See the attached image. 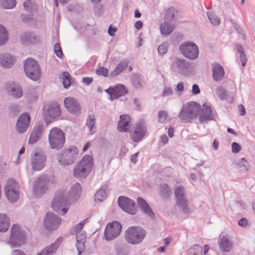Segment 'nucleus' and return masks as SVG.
<instances>
[{"instance_id":"nucleus-1","label":"nucleus","mask_w":255,"mask_h":255,"mask_svg":"<svg viewBox=\"0 0 255 255\" xmlns=\"http://www.w3.org/2000/svg\"><path fill=\"white\" fill-rule=\"evenodd\" d=\"M81 192L82 188L79 183H76L71 187L66 199L64 192L60 191L56 194L52 202L53 210L62 215L65 214L68 210L67 205L77 201L80 198Z\"/></svg>"},{"instance_id":"nucleus-2","label":"nucleus","mask_w":255,"mask_h":255,"mask_svg":"<svg viewBox=\"0 0 255 255\" xmlns=\"http://www.w3.org/2000/svg\"><path fill=\"white\" fill-rule=\"evenodd\" d=\"M93 165L92 157L89 154L85 155L74 168V176L78 178H85L91 171Z\"/></svg>"},{"instance_id":"nucleus-3","label":"nucleus","mask_w":255,"mask_h":255,"mask_svg":"<svg viewBox=\"0 0 255 255\" xmlns=\"http://www.w3.org/2000/svg\"><path fill=\"white\" fill-rule=\"evenodd\" d=\"M65 142L64 132L59 128H52L48 135V142L51 149L59 150L62 148Z\"/></svg>"},{"instance_id":"nucleus-4","label":"nucleus","mask_w":255,"mask_h":255,"mask_svg":"<svg viewBox=\"0 0 255 255\" xmlns=\"http://www.w3.org/2000/svg\"><path fill=\"white\" fill-rule=\"evenodd\" d=\"M145 231L138 226L129 227L125 232V238L129 244L137 245L140 243L145 238Z\"/></svg>"},{"instance_id":"nucleus-5","label":"nucleus","mask_w":255,"mask_h":255,"mask_svg":"<svg viewBox=\"0 0 255 255\" xmlns=\"http://www.w3.org/2000/svg\"><path fill=\"white\" fill-rule=\"evenodd\" d=\"M24 71L27 77L33 81L38 80L41 77V70L38 62L32 58H27L24 63Z\"/></svg>"},{"instance_id":"nucleus-6","label":"nucleus","mask_w":255,"mask_h":255,"mask_svg":"<svg viewBox=\"0 0 255 255\" xmlns=\"http://www.w3.org/2000/svg\"><path fill=\"white\" fill-rule=\"evenodd\" d=\"M10 237L8 244L12 248H16L25 243L26 236L25 232L22 230L19 226L13 225L10 230Z\"/></svg>"},{"instance_id":"nucleus-7","label":"nucleus","mask_w":255,"mask_h":255,"mask_svg":"<svg viewBox=\"0 0 255 255\" xmlns=\"http://www.w3.org/2000/svg\"><path fill=\"white\" fill-rule=\"evenodd\" d=\"M78 153V150L75 146H71L62 150L58 157L59 163L62 165H69L73 164Z\"/></svg>"},{"instance_id":"nucleus-8","label":"nucleus","mask_w":255,"mask_h":255,"mask_svg":"<svg viewBox=\"0 0 255 255\" xmlns=\"http://www.w3.org/2000/svg\"><path fill=\"white\" fill-rule=\"evenodd\" d=\"M199 112V108L196 103L185 105L183 106L178 116L180 119L184 123L190 122Z\"/></svg>"},{"instance_id":"nucleus-9","label":"nucleus","mask_w":255,"mask_h":255,"mask_svg":"<svg viewBox=\"0 0 255 255\" xmlns=\"http://www.w3.org/2000/svg\"><path fill=\"white\" fill-rule=\"evenodd\" d=\"M122 229V225L117 221L108 224L104 232L106 240L111 241L117 238L120 235Z\"/></svg>"},{"instance_id":"nucleus-10","label":"nucleus","mask_w":255,"mask_h":255,"mask_svg":"<svg viewBox=\"0 0 255 255\" xmlns=\"http://www.w3.org/2000/svg\"><path fill=\"white\" fill-rule=\"evenodd\" d=\"M18 188V184L15 180L9 179L5 185L4 193L7 199L12 203L17 201L19 198V192L17 191Z\"/></svg>"},{"instance_id":"nucleus-11","label":"nucleus","mask_w":255,"mask_h":255,"mask_svg":"<svg viewBox=\"0 0 255 255\" xmlns=\"http://www.w3.org/2000/svg\"><path fill=\"white\" fill-rule=\"evenodd\" d=\"M185 188L182 186H177L174 189V194L176 199V204L181 209L184 213H189L187 200L185 194Z\"/></svg>"},{"instance_id":"nucleus-12","label":"nucleus","mask_w":255,"mask_h":255,"mask_svg":"<svg viewBox=\"0 0 255 255\" xmlns=\"http://www.w3.org/2000/svg\"><path fill=\"white\" fill-rule=\"evenodd\" d=\"M49 180L45 176H40L33 184V192L37 198L40 197L48 190Z\"/></svg>"},{"instance_id":"nucleus-13","label":"nucleus","mask_w":255,"mask_h":255,"mask_svg":"<svg viewBox=\"0 0 255 255\" xmlns=\"http://www.w3.org/2000/svg\"><path fill=\"white\" fill-rule=\"evenodd\" d=\"M61 113L60 106L57 102L50 103L46 109V114L44 115V120L47 125L51 123L50 118L54 119L59 117Z\"/></svg>"},{"instance_id":"nucleus-14","label":"nucleus","mask_w":255,"mask_h":255,"mask_svg":"<svg viewBox=\"0 0 255 255\" xmlns=\"http://www.w3.org/2000/svg\"><path fill=\"white\" fill-rule=\"evenodd\" d=\"M180 50L186 57L191 60L196 59L199 54L198 47L193 43H187L180 46Z\"/></svg>"},{"instance_id":"nucleus-15","label":"nucleus","mask_w":255,"mask_h":255,"mask_svg":"<svg viewBox=\"0 0 255 255\" xmlns=\"http://www.w3.org/2000/svg\"><path fill=\"white\" fill-rule=\"evenodd\" d=\"M119 206L125 212L131 214L135 215L136 213L135 203L130 199L121 196L118 200Z\"/></svg>"},{"instance_id":"nucleus-16","label":"nucleus","mask_w":255,"mask_h":255,"mask_svg":"<svg viewBox=\"0 0 255 255\" xmlns=\"http://www.w3.org/2000/svg\"><path fill=\"white\" fill-rule=\"evenodd\" d=\"M46 156L41 152H35L31 155L30 164L33 170L39 171L43 168L46 164Z\"/></svg>"},{"instance_id":"nucleus-17","label":"nucleus","mask_w":255,"mask_h":255,"mask_svg":"<svg viewBox=\"0 0 255 255\" xmlns=\"http://www.w3.org/2000/svg\"><path fill=\"white\" fill-rule=\"evenodd\" d=\"M61 219L56 214L52 212H48L44 220L45 228L50 231L56 229L60 225Z\"/></svg>"},{"instance_id":"nucleus-18","label":"nucleus","mask_w":255,"mask_h":255,"mask_svg":"<svg viewBox=\"0 0 255 255\" xmlns=\"http://www.w3.org/2000/svg\"><path fill=\"white\" fill-rule=\"evenodd\" d=\"M105 92L110 95L109 100L113 101L120 97L124 96L127 93V90L124 85L119 84L114 87H110Z\"/></svg>"},{"instance_id":"nucleus-19","label":"nucleus","mask_w":255,"mask_h":255,"mask_svg":"<svg viewBox=\"0 0 255 255\" xmlns=\"http://www.w3.org/2000/svg\"><path fill=\"white\" fill-rule=\"evenodd\" d=\"M20 40L22 44L29 46L39 42L40 38L35 33L27 31L20 35Z\"/></svg>"},{"instance_id":"nucleus-20","label":"nucleus","mask_w":255,"mask_h":255,"mask_svg":"<svg viewBox=\"0 0 255 255\" xmlns=\"http://www.w3.org/2000/svg\"><path fill=\"white\" fill-rule=\"evenodd\" d=\"M64 103L66 108L71 113L75 115L80 114V106L75 99L72 97L66 98Z\"/></svg>"},{"instance_id":"nucleus-21","label":"nucleus","mask_w":255,"mask_h":255,"mask_svg":"<svg viewBox=\"0 0 255 255\" xmlns=\"http://www.w3.org/2000/svg\"><path fill=\"white\" fill-rule=\"evenodd\" d=\"M30 116L24 113L20 116L16 123V129L18 132L23 133L26 131L29 125Z\"/></svg>"},{"instance_id":"nucleus-22","label":"nucleus","mask_w":255,"mask_h":255,"mask_svg":"<svg viewBox=\"0 0 255 255\" xmlns=\"http://www.w3.org/2000/svg\"><path fill=\"white\" fill-rule=\"evenodd\" d=\"M62 237L58 238L53 243L46 247L37 255H53L56 253L62 242Z\"/></svg>"},{"instance_id":"nucleus-23","label":"nucleus","mask_w":255,"mask_h":255,"mask_svg":"<svg viewBox=\"0 0 255 255\" xmlns=\"http://www.w3.org/2000/svg\"><path fill=\"white\" fill-rule=\"evenodd\" d=\"M213 115L211 107L205 104L203 105V108L199 116V120L201 124H206L209 121L213 120Z\"/></svg>"},{"instance_id":"nucleus-24","label":"nucleus","mask_w":255,"mask_h":255,"mask_svg":"<svg viewBox=\"0 0 255 255\" xmlns=\"http://www.w3.org/2000/svg\"><path fill=\"white\" fill-rule=\"evenodd\" d=\"M146 133V128L142 122L137 123L134 131L131 134L132 139L134 142L140 141Z\"/></svg>"},{"instance_id":"nucleus-25","label":"nucleus","mask_w":255,"mask_h":255,"mask_svg":"<svg viewBox=\"0 0 255 255\" xmlns=\"http://www.w3.org/2000/svg\"><path fill=\"white\" fill-rule=\"evenodd\" d=\"M188 68V64L185 62L183 59L175 58L172 64V70L181 74L185 73V71Z\"/></svg>"},{"instance_id":"nucleus-26","label":"nucleus","mask_w":255,"mask_h":255,"mask_svg":"<svg viewBox=\"0 0 255 255\" xmlns=\"http://www.w3.org/2000/svg\"><path fill=\"white\" fill-rule=\"evenodd\" d=\"M120 120L118 122V129L121 132L127 131L130 127V117L128 115H122L120 117Z\"/></svg>"},{"instance_id":"nucleus-27","label":"nucleus","mask_w":255,"mask_h":255,"mask_svg":"<svg viewBox=\"0 0 255 255\" xmlns=\"http://www.w3.org/2000/svg\"><path fill=\"white\" fill-rule=\"evenodd\" d=\"M216 94L218 98L221 101H227L228 102L232 103L233 101V97L230 95V93L222 87L218 86L215 89Z\"/></svg>"},{"instance_id":"nucleus-28","label":"nucleus","mask_w":255,"mask_h":255,"mask_svg":"<svg viewBox=\"0 0 255 255\" xmlns=\"http://www.w3.org/2000/svg\"><path fill=\"white\" fill-rule=\"evenodd\" d=\"M14 62L15 58L12 55L7 53L0 54V65L3 68H10Z\"/></svg>"},{"instance_id":"nucleus-29","label":"nucleus","mask_w":255,"mask_h":255,"mask_svg":"<svg viewBox=\"0 0 255 255\" xmlns=\"http://www.w3.org/2000/svg\"><path fill=\"white\" fill-rule=\"evenodd\" d=\"M213 78L215 81H220L225 74L223 67L219 63H214L212 64Z\"/></svg>"},{"instance_id":"nucleus-30","label":"nucleus","mask_w":255,"mask_h":255,"mask_svg":"<svg viewBox=\"0 0 255 255\" xmlns=\"http://www.w3.org/2000/svg\"><path fill=\"white\" fill-rule=\"evenodd\" d=\"M174 22L164 21L161 23L160 26V30L161 34L166 37L170 35L175 29Z\"/></svg>"},{"instance_id":"nucleus-31","label":"nucleus","mask_w":255,"mask_h":255,"mask_svg":"<svg viewBox=\"0 0 255 255\" xmlns=\"http://www.w3.org/2000/svg\"><path fill=\"white\" fill-rule=\"evenodd\" d=\"M233 245L228 236H223L219 243V247L222 252H229L233 248Z\"/></svg>"},{"instance_id":"nucleus-32","label":"nucleus","mask_w":255,"mask_h":255,"mask_svg":"<svg viewBox=\"0 0 255 255\" xmlns=\"http://www.w3.org/2000/svg\"><path fill=\"white\" fill-rule=\"evenodd\" d=\"M86 241V235L84 233L79 232L76 234V247L78 251V255H80L82 252L85 250Z\"/></svg>"},{"instance_id":"nucleus-33","label":"nucleus","mask_w":255,"mask_h":255,"mask_svg":"<svg viewBox=\"0 0 255 255\" xmlns=\"http://www.w3.org/2000/svg\"><path fill=\"white\" fill-rule=\"evenodd\" d=\"M43 131V126L41 125H38L35 126L31 133L29 139V143L33 144L35 143L40 138L41 133Z\"/></svg>"},{"instance_id":"nucleus-34","label":"nucleus","mask_w":255,"mask_h":255,"mask_svg":"<svg viewBox=\"0 0 255 255\" xmlns=\"http://www.w3.org/2000/svg\"><path fill=\"white\" fill-rule=\"evenodd\" d=\"M137 203L144 213L151 218L153 217L154 213L145 200L139 197L137 198Z\"/></svg>"},{"instance_id":"nucleus-35","label":"nucleus","mask_w":255,"mask_h":255,"mask_svg":"<svg viewBox=\"0 0 255 255\" xmlns=\"http://www.w3.org/2000/svg\"><path fill=\"white\" fill-rule=\"evenodd\" d=\"M164 11V21L175 23V21H176L175 14L177 13V11L175 8L173 6H170L165 8Z\"/></svg>"},{"instance_id":"nucleus-36","label":"nucleus","mask_w":255,"mask_h":255,"mask_svg":"<svg viewBox=\"0 0 255 255\" xmlns=\"http://www.w3.org/2000/svg\"><path fill=\"white\" fill-rule=\"evenodd\" d=\"M96 118L94 114L88 115L86 120V125L89 128L91 134H94L96 132L97 128L95 126Z\"/></svg>"},{"instance_id":"nucleus-37","label":"nucleus","mask_w":255,"mask_h":255,"mask_svg":"<svg viewBox=\"0 0 255 255\" xmlns=\"http://www.w3.org/2000/svg\"><path fill=\"white\" fill-rule=\"evenodd\" d=\"M9 226V220L7 216L5 214H0V232H6Z\"/></svg>"},{"instance_id":"nucleus-38","label":"nucleus","mask_w":255,"mask_h":255,"mask_svg":"<svg viewBox=\"0 0 255 255\" xmlns=\"http://www.w3.org/2000/svg\"><path fill=\"white\" fill-rule=\"evenodd\" d=\"M171 194V191L168 185L164 183L161 184L159 187V195L163 199H167L169 198Z\"/></svg>"},{"instance_id":"nucleus-39","label":"nucleus","mask_w":255,"mask_h":255,"mask_svg":"<svg viewBox=\"0 0 255 255\" xmlns=\"http://www.w3.org/2000/svg\"><path fill=\"white\" fill-rule=\"evenodd\" d=\"M108 186L106 185H103L95 194V200L96 201H102L107 196L106 191Z\"/></svg>"},{"instance_id":"nucleus-40","label":"nucleus","mask_w":255,"mask_h":255,"mask_svg":"<svg viewBox=\"0 0 255 255\" xmlns=\"http://www.w3.org/2000/svg\"><path fill=\"white\" fill-rule=\"evenodd\" d=\"M238 168L244 172H247L249 168V164L245 158L239 159L236 161Z\"/></svg>"},{"instance_id":"nucleus-41","label":"nucleus","mask_w":255,"mask_h":255,"mask_svg":"<svg viewBox=\"0 0 255 255\" xmlns=\"http://www.w3.org/2000/svg\"><path fill=\"white\" fill-rule=\"evenodd\" d=\"M131 82L133 86L135 88H139L142 86V80L141 75L135 74L131 76Z\"/></svg>"},{"instance_id":"nucleus-42","label":"nucleus","mask_w":255,"mask_h":255,"mask_svg":"<svg viewBox=\"0 0 255 255\" xmlns=\"http://www.w3.org/2000/svg\"><path fill=\"white\" fill-rule=\"evenodd\" d=\"M10 93L13 97L19 98L22 96L23 92L21 88L16 85L11 87Z\"/></svg>"},{"instance_id":"nucleus-43","label":"nucleus","mask_w":255,"mask_h":255,"mask_svg":"<svg viewBox=\"0 0 255 255\" xmlns=\"http://www.w3.org/2000/svg\"><path fill=\"white\" fill-rule=\"evenodd\" d=\"M128 64L126 62H121L119 63L116 69L112 71L110 76L112 77H115L121 73L127 66Z\"/></svg>"},{"instance_id":"nucleus-44","label":"nucleus","mask_w":255,"mask_h":255,"mask_svg":"<svg viewBox=\"0 0 255 255\" xmlns=\"http://www.w3.org/2000/svg\"><path fill=\"white\" fill-rule=\"evenodd\" d=\"M25 10L32 12L37 10V5L31 0H26L23 3Z\"/></svg>"},{"instance_id":"nucleus-45","label":"nucleus","mask_w":255,"mask_h":255,"mask_svg":"<svg viewBox=\"0 0 255 255\" xmlns=\"http://www.w3.org/2000/svg\"><path fill=\"white\" fill-rule=\"evenodd\" d=\"M8 36L6 29L0 24V46L4 44L7 40Z\"/></svg>"},{"instance_id":"nucleus-46","label":"nucleus","mask_w":255,"mask_h":255,"mask_svg":"<svg viewBox=\"0 0 255 255\" xmlns=\"http://www.w3.org/2000/svg\"><path fill=\"white\" fill-rule=\"evenodd\" d=\"M207 16L210 22L214 26H218L220 23V18L212 12H208Z\"/></svg>"},{"instance_id":"nucleus-47","label":"nucleus","mask_w":255,"mask_h":255,"mask_svg":"<svg viewBox=\"0 0 255 255\" xmlns=\"http://www.w3.org/2000/svg\"><path fill=\"white\" fill-rule=\"evenodd\" d=\"M61 78L63 80L64 87L66 89L68 88L71 85V76L69 73L67 71L64 72Z\"/></svg>"},{"instance_id":"nucleus-48","label":"nucleus","mask_w":255,"mask_h":255,"mask_svg":"<svg viewBox=\"0 0 255 255\" xmlns=\"http://www.w3.org/2000/svg\"><path fill=\"white\" fill-rule=\"evenodd\" d=\"M0 4L4 8H12L15 5V0H0Z\"/></svg>"},{"instance_id":"nucleus-49","label":"nucleus","mask_w":255,"mask_h":255,"mask_svg":"<svg viewBox=\"0 0 255 255\" xmlns=\"http://www.w3.org/2000/svg\"><path fill=\"white\" fill-rule=\"evenodd\" d=\"M158 122L161 123H165L169 121L167 113L164 111L159 112L158 115Z\"/></svg>"},{"instance_id":"nucleus-50","label":"nucleus","mask_w":255,"mask_h":255,"mask_svg":"<svg viewBox=\"0 0 255 255\" xmlns=\"http://www.w3.org/2000/svg\"><path fill=\"white\" fill-rule=\"evenodd\" d=\"M189 251L193 253V255H202V248L198 245H195L191 248Z\"/></svg>"},{"instance_id":"nucleus-51","label":"nucleus","mask_w":255,"mask_h":255,"mask_svg":"<svg viewBox=\"0 0 255 255\" xmlns=\"http://www.w3.org/2000/svg\"><path fill=\"white\" fill-rule=\"evenodd\" d=\"M9 114L11 116L17 115L19 112V107L17 105L13 104L11 105L9 108Z\"/></svg>"},{"instance_id":"nucleus-52","label":"nucleus","mask_w":255,"mask_h":255,"mask_svg":"<svg viewBox=\"0 0 255 255\" xmlns=\"http://www.w3.org/2000/svg\"><path fill=\"white\" fill-rule=\"evenodd\" d=\"M95 13L98 15H101L104 12L103 6L100 3H97L94 8Z\"/></svg>"},{"instance_id":"nucleus-53","label":"nucleus","mask_w":255,"mask_h":255,"mask_svg":"<svg viewBox=\"0 0 255 255\" xmlns=\"http://www.w3.org/2000/svg\"><path fill=\"white\" fill-rule=\"evenodd\" d=\"M96 73L97 75L107 77L108 75V70L104 67H100L96 69Z\"/></svg>"},{"instance_id":"nucleus-54","label":"nucleus","mask_w":255,"mask_h":255,"mask_svg":"<svg viewBox=\"0 0 255 255\" xmlns=\"http://www.w3.org/2000/svg\"><path fill=\"white\" fill-rule=\"evenodd\" d=\"M157 50L160 55H164L167 51V44L166 43H163L159 45L157 48Z\"/></svg>"},{"instance_id":"nucleus-55","label":"nucleus","mask_w":255,"mask_h":255,"mask_svg":"<svg viewBox=\"0 0 255 255\" xmlns=\"http://www.w3.org/2000/svg\"><path fill=\"white\" fill-rule=\"evenodd\" d=\"M54 52L56 56L59 58H62L63 52L59 43L55 44L54 47Z\"/></svg>"},{"instance_id":"nucleus-56","label":"nucleus","mask_w":255,"mask_h":255,"mask_svg":"<svg viewBox=\"0 0 255 255\" xmlns=\"http://www.w3.org/2000/svg\"><path fill=\"white\" fill-rule=\"evenodd\" d=\"M241 150V145L237 142H233L232 144V151L234 153H238Z\"/></svg>"},{"instance_id":"nucleus-57","label":"nucleus","mask_w":255,"mask_h":255,"mask_svg":"<svg viewBox=\"0 0 255 255\" xmlns=\"http://www.w3.org/2000/svg\"><path fill=\"white\" fill-rule=\"evenodd\" d=\"M85 221H86V220L81 222H80L79 223H78L77 225H76L74 227V232H75V234H77L79 232H81V231L83 228V226L85 224Z\"/></svg>"},{"instance_id":"nucleus-58","label":"nucleus","mask_w":255,"mask_h":255,"mask_svg":"<svg viewBox=\"0 0 255 255\" xmlns=\"http://www.w3.org/2000/svg\"><path fill=\"white\" fill-rule=\"evenodd\" d=\"M173 95V91L171 88L165 87L162 92V97H168L171 96Z\"/></svg>"},{"instance_id":"nucleus-59","label":"nucleus","mask_w":255,"mask_h":255,"mask_svg":"<svg viewBox=\"0 0 255 255\" xmlns=\"http://www.w3.org/2000/svg\"><path fill=\"white\" fill-rule=\"evenodd\" d=\"M240 59L242 63V65L244 67L246 64V62L247 61V59L246 58V54L245 53L240 54Z\"/></svg>"},{"instance_id":"nucleus-60","label":"nucleus","mask_w":255,"mask_h":255,"mask_svg":"<svg viewBox=\"0 0 255 255\" xmlns=\"http://www.w3.org/2000/svg\"><path fill=\"white\" fill-rule=\"evenodd\" d=\"M93 81L92 77H84L82 80V82L86 85H89Z\"/></svg>"},{"instance_id":"nucleus-61","label":"nucleus","mask_w":255,"mask_h":255,"mask_svg":"<svg viewBox=\"0 0 255 255\" xmlns=\"http://www.w3.org/2000/svg\"><path fill=\"white\" fill-rule=\"evenodd\" d=\"M192 92L194 95H197L200 93V90L197 84H194L193 85Z\"/></svg>"},{"instance_id":"nucleus-62","label":"nucleus","mask_w":255,"mask_h":255,"mask_svg":"<svg viewBox=\"0 0 255 255\" xmlns=\"http://www.w3.org/2000/svg\"><path fill=\"white\" fill-rule=\"evenodd\" d=\"M248 223V220L246 218H242L238 221V225L242 227H245Z\"/></svg>"},{"instance_id":"nucleus-63","label":"nucleus","mask_w":255,"mask_h":255,"mask_svg":"<svg viewBox=\"0 0 255 255\" xmlns=\"http://www.w3.org/2000/svg\"><path fill=\"white\" fill-rule=\"evenodd\" d=\"M238 109L240 113V115L242 116H244L246 114V110L243 105H239L238 107Z\"/></svg>"},{"instance_id":"nucleus-64","label":"nucleus","mask_w":255,"mask_h":255,"mask_svg":"<svg viewBox=\"0 0 255 255\" xmlns=\"http://www.w3.org/2000/svg\"><path fill=\"white\" fill-rule=\"evenodd\" d=\"M160 141L163 144H166L168 142V138L165 134L162 135L160 137Z\"/></svg>"}]
</instances>
